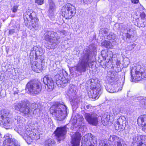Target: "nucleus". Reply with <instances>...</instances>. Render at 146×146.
Returning <instances> with one entry per match:
<instances>
[{
	"mask_svg": "<svg viewBox=\"0 0 146 146\" xmlns=\"http://www.w3.org/2000/svg\"><path fill=\"white\" fill-rule=\"evenodd\" d=\"M92 52L90 50L87 49L84 50L78 63L75 67L76 70L80 75H82V73L86 71L87 67H90V64H91L92 62Z\"/></svg>",
	"mask_w": 146,
	"mask_h": 146,
	"instance_id": "1",
	"label": "nucleus"
},
{
	"mask_svg": "<svg viewBox=\"0 0 146 146\" xmlns=\"http://www.w3.org/2000/svg\"><path fill=\"white\" fill-rule=\"evenodd\" d=\"M50 112L57 120H63L67 115V108L66 106L58 103L53 105L50 108Z\"/></svg>",
	"mask_w": 146,
	"mask_h": 146,
	"instance_id": "2",
	"label": "nucleus"
},
{
	"mask_svg": "<svg viewBox=\"0 0 146 146\" xmlns=\"http://www.w3.org/2000/svg\"><path fill=\"white\" fill-rule=\"evenodd\" d=\"M24 19L25 21L27 20V22L25 23V25L31 29L32 28L36 29L38 26L37 19L36 13L31 10H28L24 14Z\"/></svg>",
	"mask_w": 146,
	"mask_h": 146,
	"instance_id": "3",
	"label": "nucleus"
},
{
	"mask_svg": "<svg viewBox=\"0 0 146 146\" xmlns=\"http://www.w3.org/2000/svg\"><path fill=\"white\" fill-rule=\"evenodd\" d=\"M13 107L15 110L19 111L25 116H28L32 111L29 107V102L27 101H23L20 102L15 103Z\"/></svg>",
	"mask_w": 146,
	"mask_h": 146,
	"instance_id": "4",
	"label": "nucleus"
},
{
	"mask_svg": "<svg viewBox=\"0 0 146 146\" xmlns=\"http://www.w3.org/2000/svg\"><path fill=\"white\" fill-rule=\"evenodd\" d=\"M59 36H57L56 33L53 31H48L44 34V40L49 42L48 49L55 48L60 39Z\"/></svg>",
	"mask_w": 146,
	"mask_h": 146,
	"instance_id": "5",
	"label": "nucleus"
},
{
	"mask_svg": "<svg viewBox=\"0 0 146 146\" xmlns=\"http://www.w3.org/2000/svg\"><path fill=\"white\" fill-rule=\"evenodd\" d=\"M40 83L35 81H30L27 84L26 89L31 94L36 95L39 93L41 90Z\"/></svg>",
	"mask_w": 146,
	"mask_h": 146,
	"instance_id": "6",
	"label": "nucleus"
},
{
	"mask_svg": "<svg viewBox=\"0 0 146 146\" xmlns=\"http://www.w3.org/2000/svg\"><path fill=\"white\" fill-rule=\"evenodd\" d=\"M68 75L64 70H59L58 73L55 76L56 84L62 87L65 86L66 84L68 83L69 80L68 78Z\"/></svg>",
	"mask_w": 146,
	"mask_h": 146,
	"instance_id": "7",
	"label": "nucleus"
},
{
	"mask_svg": "<svg viewBox=\"0 0 146 146\" xmlns=\"http://www.w3.org/2000/svg\"><path fill=\"white\" fill-rule=\"evenodd\" d=\"M75 9L70 3L64 5L61 10L62 15L66 19H70L74 15L73 13L75 11Z\"/></svg>",
	"mask_w": 146,
	"mask_h": 146,
	"instance_id": "8",
	"label": "nucleus"
},
{
	"mask_svg": "<svg viewBox=\"0 0 146 146\" xmlns=\"http://www.w3.org/2000/svg\"><path fill=\"white\" fill-rule=\"evenodd\" d=\"M132 73V70H131V73L132 81L140 80L142 79L146 78V68L145 67L141 68L139 70H136L135 71V75L134 79V77L133 76Z\"/></svg>",
	"mask_w": 146,
	"mask_h": 146,
	"instance_id": "9",
	"label": "nucleus"
},
{
	"mask_svg": "<svg viewBox=\"0 0 146 146\" xmlns=\"http://www.w3.org/2000/svg\"><path fill=\"white\" fill-rule=\"evenodd\" d=\"M89 135H84L82 141L81 146H96L97 142L95 137H90Z\"/></svg>",
	"mask_w": 146,
	"mask_h": 146,
	"instance_id": "10",
	"label": "nucleus"
},
{
	"mask_svg": "<svg viewBox=\"0 0 146 146\" xmlns=\"http://www.w3.org/2000/svg\"><path fill=\"white\" fill-rule=\"evenodd\" d=\"M84 117L89 124L96 125L98 122V115L96 113H86Z\"/></svg>",
	"mask_w": 146,
	"mask_h": 146,
	"instance_id": "11",
	"label": "nucleus"
},
{
	"mask_svg": "<svg viewBox=\"0 0 146 146\" xmlns=\"http://www.w3.org/2000/svg\"><path fill=\"white\" fill-rule=\"evenodd\" d=\"M102 93L101 88L100 86L98 85L94 87L88 94L90 98L98 99Z\"/></svg>",
	"mask_w": 146,
	"mask_h": 146,
	"instance_id": "12",
	"label": "nucleus"
},
{
	"mask_svg": "<svg viewBox=\"0 0 146 146\" xmlns=\"http://www.w3.org/2000/svg\"><path fill=\"white\" fill-rule=\"evenodd\" d=\"M133 143L137 144V146H144L146 145V136L135 135L133 136Z\"/></svg>",
	"mask_w": 146,
	"mask_h": 146,
	"instance_id": "13",
	"label": "nucleus"
},
{
	"mask_svg": "<svg viewBox=\"0 0 146 146\" xmlns=\"http://www.w3.org/2000/svg\"><path fill=\"white\" fill-rule=\"evenodd\" d=\"M4 137H5L6 139L4 141L3 146H19L17 144L16 140L12 138L11 134L7 133Z\"/></svg>",
	"mask_w": 146,
	"mask_h": 146,
	"instance_id": "14",
	"label": "nucleus"
},
{
	"mask_svg": "<svg viewBox=\"0 0 146 146\" xmlns=\"http://www.w3.org/2000/svg\"><path fill=\"white\" fill-rule=\"evenodd\" d=\"M66 126L57 128L55 132V133L57 137L58 141H60L64 139V136L66 134Z\"/></svg>",
	"mask_w": 146,
	"mask_h": 146,
	"instance_id": "15",
	"label": "nucleus"
},
{
	"mask_svg": "<svg viewBox=\"0 0 146 146\" xmlns=\"http://www.w3.org/2000/svg\"><path fill=\"white\" fill-rule=\"evenodd\" d=\"M44 63L41 60L35 61L31 64L32 69L34 71L39 73L43 69L44 66Z\"/></svg>",
	"mask_w": 146,
	"mask_h": 146,
	"instance_id": "16",
	"label": "nucleus"
},
{
	"mask_svg": "<svg viewBox=\"0 0 146 146\" xmlns=\"http://www.w3.org/2000/svg\"><path fill=\"white\" fill-rule=\"evenodd\" d=\"M43 82L46 86L45 88H47V89L48 91H52L54 88V82L52 79L48 77L45 76L43 78Z\"/></svg>",
	"mask_w": 146,
	"mask_h": 146,
	"instance_id": "17",
	"label": "nucleus"
},
{
	"mask_svg": "<svg viewBox=\"0 0 146 146\" xmlns=\"http://www.w3.org/2000/svg\"><path fill=\"white\" fill-rule=\"evenodd\" d=\"M124 79L121 80V82L118 81L117 82H115L113 86V89H108L107 91L110 93L116 92L121 91L122 89V87L124 83Z\"/></svg>",
	"mask_w": 146,
	"mask_h": 146,
	"instance_id": "18",
	"label": "nucleus"
},
{
	"mask_svg": "<svg viewBox=\"0 0 146 146\" xmlns=\"http://www.w3.org/2000/svg\"><path fill=\"white\" fill-rule=\"evenodd\" d=\"M125 120V118L124 117L122 116L119 117L117 119V123L115 125V129H124L126 126V121Z\"/></svg>",
	"mask_w": 146,
	"mask_h": 146,
	"instance_id": "19",
	"label": "nucleus"
},
{
	"mask_svg": "<svg viewBox=\"0 0 146 146\" xmlns=\"http://www.w3.org/2000/svg\"><path fill=\"white\" fill-rule=\"evenodd\" d=\"M81 134L78 132H76L72 136L71 142L72 146H79L81 140Z\"/></svg>",
	"mask_w": 146,
	"mask_h": 146,
	"instance_id": "20",
	"label": "nucleus"
},
{
	"mask_svg": "<svg viewBox=\"0 0 146 146\" xmlns=\"http://www.w3.org/2000/svg\"><path fill=\"white\" fill-rule=\"evenodd\" d=\"M102 123L104 125L109 124L111 123L110 119V115L106 114H104L101 118Z\"/></svg>",
	"mask_w": 146,
	"mask_h": 146,
	"instance_id": "21",
	"label": "nucleus"
},
{
	"mask_svg": "<svg viewBox=\"0 0 146 146\" xmlns=\"http://www.w3.org/2000/svg\"><path fill=\"white\" fill-rule=\"evenodd\" d=\"M33 132L30 131H26L23 136V138L27 141H32Z\"/></svg>",
	"mask_w": 146,
	"mask_h": 146,
	"instance_id": "22",
	"label": "nucleus"
},
{
	"mask_svg": "<svg viewBox=\"0 0 146 146\" xmlns=\"http://www.w3.org/2000/svg\"><path fill=\"white\" fill-rule=\"evenodd\" d=\"M137 122L138 125L143 126L146 125V115H141L137 119Z\"/></svg>",
	"mask_w": 146,
	"mask_h": 146,
	"instance_id": "23",
	"label": "nucleus"
},
{
	"mask_svg": "<svg viewBox=\"0 0 146 146\" xmlns=\"http://www.w3.org/2000/svg\"><path fill=\"white\" fill-rule=\"evenodd\" d=\"M77 122H78V127L79 128H81L84 125V119L83 116L80 115H77Z\"/></svg>",
	"mask_w": 146,
	"mask_h": 146,
	"instance_id": "24",
	"label": "nucleus"
},
{
	"mask_svg": "<svg viewBox=\"0 0 146 146\" xmlns=\"http://www.w3.org/2000/svg\"><path fill=\"white\" fill-rule=\"evenodd\" d=\"M0 121H1L4 127H8L9 125L10 121L9 117L0 118Z\"/></svg>",
	"mask_w": 146,
	"mask_h": 146,
	"instance_id": "25",
	"label": "nucleus"
},
{
	"mask_svg": "<svg viewBox=\"0 0 146 146\" xmlns=\"http://www.w3.org/2000/svg\"><path fill=\"white\" fill-rule=\"evenodd\" d=\"M9 111L8 110L3 109L1 111L0 118H6L9 117Z\"/></svg>",
	"mask_w": 146,
	"mask_h": 146,
	"instance_id": "26",
	"label": "nucleus"
},
{
	"mask_svg": "<svg viewBox=\"0 0 146 146\" xmlns=\"http://www.w3.org/2000/svg\"><path fill=\"white\" fill-rule=\"evenodd\" d=\"M137 100H139L142 105V106L146 108V97H139L136 98Z\"/></svg>",
	"mask_w": 146,
	"mask_h": 146,
	"instance_id": "27",
	"label": "nucleus"
},
{
	"mask_svg": "<svg viewBox=\"0 0 146 146\" xmlns=\"http://www.w3.org/2000/svg\"><path fill=\"white\" fill-rule=\"evenodd\" d=\"M34 51H35V53L36 58L37 56H40L42 54V51L41 48L36 46H34Z\"/></svg>",
	"mask_w": 146,
	"mask_h": 146,
	"instance_id": "28",
	"label": "nucleus"
},
{
	"mask_svg": "<svg viewBox=\"0 0 146 146\" xmlns=\"http://www.w3.org/2000/svg\"><path fill=\"white\" fill-rule=\"evenodd\" d=\"M48 2L50 7L49 10V12L52 13L55 9V5L52 0H49Z\"/></svg>",
	"mask_w": 146,
	"mask_h": 146,
	"instance_id": "29",
	"label": "nucleus"
},
{
	"mask_svg": "<svg viewBox=\"0 0 146 146\" xmlns=\"http://www.w3.org/2000/svg\"><path fill=\"white\" fill-rule=\"evenodd\" d=\"M102 46L108 48H111L112 47V44L109 42L104 40L101 43Z\"/></svg>",
	"mask_w": 146,
	"mask_h": 146,
	"instance_id": "30",
	"label": "nucleus"
},
{
	"mask_svg": "<svg viewBox=\"0 0 146 146\" xmlns=\"http://www.w3.org/2000/svg\"><path fill=\"white\" fill-rule=\"evenodd\" d=\"M55 143V141L53 139H50L46 141L45 145V146H53Z\"/></svg>",
	"mask_w": 146,
	"mask_h": 146,
	"instance_id": "31",
	"label": "nucleus"
},
{
	"mask_svg": "<svg viewBox=\"0 0 146 146\" xmlns=\"http://www.w3.org/2000/svg\"><path fill=\"white\" fill-rule=\"evenodd\" d=\"M77 87L75 85H71L70 87L68 93L69 94L75 93L77 91Z\"/></svg>",
	"mask_w": 146,
	"mask_h": 146,
	"instance_id": "32",
	"label": "nucleus"
},
{
	"mask_svg": "<svg viewBox=\"0 0 146 146\" xmlns=\"http://www.w3.org/2000/svg\"><path fill=\"white\" fill-rule=\"evenodd\" d=\"M115 146H126L124 144L123 140L120 138L115 143Z\"/></svg>",
	"mask_w": 146,
	"mask_h": 146,
	"instance_id": "33",
	"label": "nucleus"
},
{
	"mask_svg": "<svg viewBox=\"0 0 146 146\" xmlns=\"http://www.w3.org/2000/svg\"><path fill=\"white\" fill-rule=\"evenodd\" d=\"M119 139L120 138L117 136L115 135H112L110 136L108 139L109 141L111 142L114 141L117 142Z\"/></svg>",
	"mask_w": 146,
	"mask_h": 146,
	"instance_id": "34",
	"label": "nucleus"
},
{
	"mask_svg": "<svg viewBox=\"0 0 146 146\" xmlns=\"http://www.w3.org/2000/svg\"><path fill=\"white\" fill-rule=\"evenodd\" d=\"M113 114L115 115H117L121 113V108H115L113 109Z\"/></svg>",
	"mask_w": 146,
	"mask_h": 146,
	"instance_id": "35",
	"label": "nucleus"
},
{
	"mask_svg": "<svg viewBox=\"0 0 146 146\" xmlns=\"http://www.w3.org/2000/svg\"><path fill=\"white\" fill-rule=\"evenodd\" d=\"M21 117L20 116H17L15 117V119H17V124L19 126H21L22 125L23 121L21 119Z\"/></svg>",
	"mask_w": 146,
	"mask_h": 146,
	"instance_id": "36",
	"label": "nucleus"
},
{
	"mask_svg": "<svg viewBox=\"0 0 146 146\" xmlns=\"http://www.w3.org/2000/svg\"><path fill=\"white\" fill-rule=\"evenodd\" d=\"M115 38V35L111 33L108 35H107V38L109 40L114 39Z\"/></svg>",
	"mask_w": 146,
	"mask_h": 146,
	"instance_id": "37",
	"label": "nucleus"
},
{
	"mask_svg": "<svg viewBox=\"0 0 146 146\" xmlns=\"http://www.w3.org/2000/svg\"><path fill=\"white\" fill-rule=\"evenodd\" d=\"M18 6L17 5L14 6L11 8V10L12 11L13 13H15L17 12L18 10Z\"/></svg>",
	"mask_w": 146,
	"mask_h": 146,
	"instance_id": "38",
	"label": "nucleus"
},
{
	"mask_svg": "<svg viewBox=\"0 0 146 146\" xmlns=\"http://www.w3.org/2000/svg\"><path fill=\"white\" fill-rule=\"evenodd\" d=\"M35 2L38 5H41L44 3V0H35Z\"/></svg>",
	"mask_w": 146,
	"mask_h": 146,
	"instance_id": "39",
	"label": "nucleus"
},
{
	"mask_svg": "<svg viewBox=\"0 0 146 146\" xmlns=\"http://www.w3.org/2000/svg\"><path fill=\"white\" fill-rule=\"evenodd\" d=\"M136 44H133L130 46H128L127 47L129 50H131L133 49L135 47Z\"/></svg>",
	"mask_w": 146,
	"mask_h": 146,
	"instance_id": "40",
	"label": "nucleus"
},
{
	"mask_svg": "<svg viewBox=\"0 0 146 146\" xmlns=\"http://www.w3.org/2000/svg\"><path fill=\"white\" fill-rule=\"evenodd\" d=\"M130 31H128V32L125 34V36L127 38H130L132 36V35L130 33Z\"/></svg>",
	"mask_w": 146,
	"mask_h": 146,
	"instance_id": "41",
	"label": "nucleus"
},
{
	"mask_svg": "<svg viewBox=\"0 0 146 146\" xmlns=\"http://www.w3.org/2000/svg\"><path fill=\"white\" fill-rule=\"evenodd\" d=\"M99 146H110V145L106 144L104 141L100 142Z\"/></svg>",
	"mask_w": 146,
	"mask_h": 146,
	"instance_id": "42",
	"label": "nucleus"
},
{
	"mask_svg": "<svg viewBox=\"0 0 146 146\" xmlns=\"http://www.w3.org/2000/svg\"><path fill=\"white\" fill-rule=\"evenodd\" d=\"M58 32L61 35H64L66 33V31L64 30H62L61 31H58Z\"/></svg>",
	"mask_w": 146,
	"mask_h": 146,
	"instance_id": "43",
	"label": "nucleus"
},
{
	"mask_svg": "<svg viewBox=\"0 0 146 146\" xmlns=\"http://www.w3.org/2000/svg\"><path fill=\"white\" fill-rule=\"evenodd\" d=\"M15 32V30L14 29H11L9 31V35H11L13 34Z\"/></svg>",
	"mask_w": 146,
	"mask_h": 146,
	"instance_id": "44",
	"label": "nucleus"
},
{
	"mask_svg": "<svg viewBox=\"0 0 146 146\" xmlns=\"http://www.w3.org/2000/svg\"><path fill=\"white\" fill-rule=\"evenodd\" d=\"M140 17L141 19H143L145 18V15L144 12H142L140 14Z\"/></svg>",
	"mask_w": 146,
	"mask_h": 146,
	"instance_id": "45",
	"label": "nucleus"
},
{
	"mask_svg": "<svg viewBox=\"0 0 146 146\" xmlns=\"http://www.w3.org/2000/svg\"><path fill=\"white\" fill-rule=\"evenodd\" d=\"M32 141L33 139H38L39 138V137L38 136H33L32 135Z\"/></svg>",
	"mask_w": 146,
	"mask_h": 146,
	"instance_id": "46",
	"label": "nucleus"
},
{
	"mask_svg": "<svg viewBox=\"0 0 146 146\" xmlns=\"http://www.w3.org/2000/svg\"><path fill=\"white\" fill-rule=\"evenodd\" d=\"M13 90L15 91V92L14 93V94H18V90H17V89L16 88H13Z\"/></svg>",
	"mask_w": 146,
	"mask_h": 146,
	"instance_id": "47",
	"label": "nucleus"
},
{
	"mask_svg": "<svg viewBox=\"0 0 146 146\" xmlns=\"http://www.w3.org/2000/svg\"><path fill=\"white\" fill-rule=\"evenodd\" d=\"M131 2L134 3H137L139 2V0H131Z\"/></svg>",
	"mask_w": 146,
	"mask_h": 146,
	"instance_id": "48",
	"label": "nucleus"
},
{
	"mask_svg": "<svg viewBox=\"0 0 146 146\" xmlns=\"http://www.w3.org/2000/svg\"><path fill=\"white\" fill-rule=\"evenodd\" d=\"M142 129L145 132H146V125L143 126H142Z\"/></svg>",
	"mask_w": 146,
	"mask_h": 146,
	"instance_id": "49",
	"label": "nucleus"
},
{
	"mask_svg": "<svg viewBox=\"0 0 146 146\" xmlns=\"http://www.w3.org/2000/svg\"><path fill=\"white\" fill-rule=\"evenodd\" d=\"M91 107H92V106H91V105H86V107H85V108H86L87 109H89L90 108H91Z\"/></svg>",
	"mask_w": 146,
	"mask_h": 146,
	"instance_id": "50",
	"label": "nucleus"
},
{
	"mask_svg": "<svg viewBox=\"0 0 146 146\" xmlns=\"http://www.w3.org/2000/svg\"><path fill=\"white\" fill-rule=\"evenodd\" d=\"M84 3H87L91 2L90 0H83Z\"/></svg>",
	"mask_w": 146,
	"mask_h": 146,
	"instance_id": "51",
	"label": "nucleus"
},
{
	"mask_svg": "<svg viewBox=\"0 0 146 146\" xmlns=\"http://www.w3.org/2000/svg\"><path fill=\"white\" fill-rule=\"evenodd\" d=\"M107 29H105V30L104 31V32L105 34H106L107 35H108V31H106Z\"/></svg>",
	"mask_w": 146,
	"mask_h": 146,
	"instance_id": "52",
	"label": "nucleus"
},
{
	"mask_svg": "<svg viewBox=\"0 0 146 146\" xmlns=\"http://www.w3.org/2000/svg\"><path fill=\"white\" fill-rule=\"evenodd\" d=\"M38 134H36V133H34L33 132V136L34 135L38 136Z\"/></svg>",
	"mask_w": 146,
	"mask_h": 146,
	"instance_id": "53",
	"label": "nucleus"
},
{
	"mask_svg": "<svg viewBox=\"0 0 146 146\" xmlns=\"http://www.w3.org/2000/svg\"><path fill=\"white\" fill-rule=\"evenodd\" d=\"M143 25L145 26H146V20H145V21H144L143 22Z\"/></svg>",
	"mask_w": 146,
	"mask_h": 146,
	"instance_id": "54",
	"label": "nucleus"
},
{
	"mask_svg": "<svg viewBox=\"0 0 146 146\" xmlns=\"http://www.w3.org/2000/svg\"><path fill=\"white\" fill-rule=\"evenodd\" d=\"M33 51H34V47L32 48L31 49V52H32Z\"/></svg>",
	"mask_w": 146,
	"mask_h": 146,
	"instance_id": "55",
	"label": "nucleus"
},
{
	"mask_svg": "<svg viewBox=\"0 0 146 146\" xmlns=\"http://www.w3.org/2000/svg\"><path fill=\"white\" fill-rule=\"evenodd\" d=\"M102 52V56H104V54H103V52Z\"/></svg>",
	"mask_w": 146,
	"mask_h": 146,
	"instance_id": "56",
	"label": "nucleus"
},
{
	"mask_svg": "<svg viewBox=\"0 0 146 146\" xmlns=\"http://www.w3.org/2000/svg\"><path fill=\"white\" fill-rule=\"evenodd\" d=\"M115 77H117V76H114V78H113L114 80H115Z\"/></svg>",
	"mask_w": 146,
	"mask_h": 146,
	"instance_id": "57",
	"label": "nucleus"
},
{
	"mask_svg": "<svg viewBox=\"0 0 146 146\" xmlns=\"http://www.w3.org/2000/svg\"><path fill=\"white\" fill-rule=\"evenodd\" d=\"M113 68V66H112L111 67V68Z\"/></svg>",
	"mask_w": 146,
	"mask_h": 146,
	"instance_id": "58",
	"label": "nucleus"
},
{
	"mask_svg": "<svg viewBox=\"0 0 146 146\" xmlns=\"http://www.w3.org/2000/svg\"><path fill=\"white\" fill-rule=\"evenodd\" d=\"M115 74H116L117 73V72H115Z\"/></svg>",
	"mask_w": 146,
	"mask_h": 146,
	"instance_id": "59",
	"label": "nucleus"
},
{
	"mask_svg": "<svg viewBox=\"0 0 146 146\" xmlns=\"http://www.w3.org/2000/svg\"><path fill=\"white\" fill-rule=\"evenodd\" d=\"M145 146H146V145H145Z\"/></svg>",
	"mask_w": 146,
	"mask_h": 146,
	"instance_id": "60",
	"label": "nucleus"
}]
</instances>
